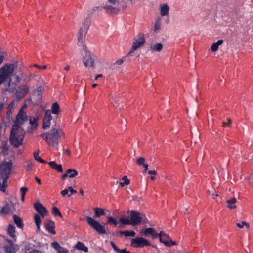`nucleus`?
Listing matches in <instances>:
<instances>
[{"label":"nucleus","instance_id":"7c9ffc66","mask_svg":"<svg viewBox=\"0 0 253 253\" xmlns=\"http://www.w3.org/2000/svg\"><path fill=\"white\" fill-rule=\"evenodd\" d=\"M49 166L57 171L62 172L63 169L62 166L60 164H57L54 161H51L49 163Z\"/></svg>","mask_w":253,"mask_h":253},{"label":"nucleus","instance_id":"603ef678","mask_svg":"<svg viewBox=\"0 0 253 253\" xmlns=\"http://www.w3.org/2000/svg\"><path fill=\"white\" fill-rule=\"evenodd\" d=\"M117 253H131L130 252L126 251V249L120 250L119 249L117 251Z\"/></svg>","mask_w":253,"mask_h":253},{"label":"nucleus","instance_id":"6e6d98bb","mask_svg":"<svg viewBox=\"0 0 253 253\" xmlns=\"http://www.w3.org/2000/svg\"><path fill=\"white\" fill-rule=\"evenodd\" d=\"M153 239L157 238L158 236V233L154 230L153 233L151 234Z\"/></svg>","mask_w":253,"mask_h":253},{"label":"nucleus","instance_id":"9d476101","mask_svg":"<svg viewBox=\"0 0 253 253\" xmlns=\"http://www.w3.org/2000/svg\"><path fill=\"white\" fill-rule=\"evenodd\" d=\"M146 42L145 37L144 34L139 33L134 38L132 45L137 50L143 47Z\"/></svg>","mask_w":253,"mask_h":253},{"label":"nucleus","instance_id":"2f4dec72","mask_svg":"<svg viewBox=\"0 0 253 253\" xmlns=\"http://www.w3.org/2000/svg\"><path fill=\"white\" fill-rule=\"evenodd\" d=\"M7 232L9 236L13 238L15 240H16V236L15 234V227L13 225L10 224L7 228Z\"/></svg>","mask_w":253,"mask_h":253},{"label":"nucleus","instance_id":"774afa93","mask_svg":"<svg viewBox=\"0 0 253 253\" xmlns=\"http://www.w3.org/2000/svg\"><path fill=\"white\" fill-rule=\"evenodd\" d=\"M7 150V147L5 145L3 147V151L4 153H5Z\"/></svg>","mask_w":253,"mask_h":253},{"label":"nucleus","instance_id":"423d86ee","mask_svg":"<svg viewBox=\"0 0 253 253\" xmlns=\"http://www.w3.org/2000/svg\"><path fill=\"white\" fill-rule=\"evenodd\" d=\"M24 138V131L21 127L13 125L11 130L10 142L15 147H18L22 143Z\"/></svg>","mask_w":253,"mask_h":253},{"label":"nucleus","instance_id":"052dcab7","mask_svg":"<svg viewBox=\"0 0 253 253\" xmlns=\"http://www.w3.org/2000/svg\"><path fill=\"white\" fill-rule=\"evenodd\" d=\"M148 173L150 175H156L157 174V172L155 170H149Z\"/></svg>","mask_w":253,"mask_h":253},{"label":"nucleus","instance_id":"39448f33","mask_svg":"<svg viewBox=\"0 0 253 253\" xmlns=\"http://www.w3.org/2000/svg\"><path fill=\"white\" fill-rule=\"evenodd\" d=\"M111 5L103 7L107 13L112 15H117L124 11L127 7L125 0H107Z\"/></svg>","mask_w":253,"mask_h":253},{"label":"nucleus","instance_id":"473e14b6","mask_svg":"<svg viewBox=\"0 0 253 253\" xmlns=\"http://www.w3.org/2000/svg\"><path fill=\"white\" fill-rule=\"evenodd\" d=\"M13 220L17 226L20 228H22L23 226L22 219L18 216L13 215Z\"/></svg>","mask_w":253,"mask_h":253},{"label":"nucleus","instance_id":"4d7b16f0","mask_svg":"<svg viewBox=\"0 0 253 253\" xmlns=\"http://www.w3.org/2000/svg\"><path fill=\"white\" fill-rule=\"evenodd\" d=\"M34 66L36 67H37L38 68L40 69H45L46 68H47V66L46 65H44L42 67H41V66H39V65H37V64H35L34 65Z\"/></svg>","mask_w":253,"mask_h":253},{"label":"nucleus","instance_id":"680f3d73","mask_svg":"<svg viewBox=\"0 0 253 253\" xmlns=\"http://www.w3.org/2000/svg\"><path fill=\"white\" fill-rule=\"evenodd\" d=\"M144 168V171L146 172L148 169V165L147 164H145L143 166Z\"/></svg>","mask_w":253,"mask_h":253},{"label":"nucleus","instance_id":"a878e982","mask_svg":"<svg viewBox=\"0 0 253 253\" xmlns=\"http://www.w3.org/2000/svg\"><path fill=\"white\" fill-rule=\"evenodd\" d=\"M237 202V199L235 197H232L231 199H229L226 201L227 203V207L229 209H236L237 206L236 205V203Z\"/></svg>","mask_w":253,"mask_h":253},{"label":"nucleus","instance_id":"6e6552de","mask_svg":"<svg viewBox=\"0 0 253 253\" xmlns=\"http://www.w3.org/2000/svg\"><path fill=\"white\" fill-rule=\"evenodd\" d=\"M90 22L88 20H84L80 27L78 33V42L79 43L83 44L85 39L86 35L88 30Z\"/></svg>","mask_w":253,"mask_h":253},{"label":"nucleus","instance_id":"f03ea898","mask_svg":"<svg viewBox=\"0 0 253 253\" xmlns=\"http://www.w3.org/2000/svg\"><path fill=\"white\" fill-rule=\"evenodd\" d=\"M41 136L43 138L47 145L53 148H57L59 145V139L65 136L63 129L59 127H52L50 131Z\"/></svg>","mask_w":253,"mask_h":253},{"label":"nucleus","instance_id":"58836bf2","mask_svg":"<svg viewBox=\"0 0 253 253\" xmlns=\"http://www.w3.org/2000/svg\"><path fill=\"white\" fill-rule=\"evenodd\" d=\"M121 233L123 234V235H124L126 237H127V236L134 237L135 235V232L133 231L126 230V231H122L121 232Z\"/></svg>","mask_w":253,"mask_h":253},{"label":"nucleus","instance_id":"7ed1b4c3","mask_svg":"<svg viewBox=\"0 0 253 253\" xmlns=\"http://www.w3.org/2000/svg\"><path fill=\"white\" fill-rule=\"evenodd\" d=\"M147 219L145 214L141 213L135 210H131L129 212V218L123 216L119 219V222L123 225H130L137 226L142 222H146Z\"/></svg>","mask_w":253,"mask_h":253},{"label":"nucleus","instance_id":"4be33fe9","mask_svg":"<svg viewBox=\"0 0 253 253\" xmlns=\"http://www.w3.org/2000/svg\"><path fill=\"white\" fill-rule=\"evenodd\" d=\"M52 247L58 253H68L67 249L60 246V245L56 242H54L52 243Z\"/></svg>","mask_w":253,"mask_h":253},{"label":"nucleus","instance_id":"864d4df0","mask_svg":"<svg viewBox=\"0 0 253 253\" xmlns=\"http://www.w3.org/2000/svg\"><path fill=\"white\" fill-rule=\"evenodd\" d=\"M132 199L134 201H138V202H140L141 200V198L139 197L137 195H133L132 196Z\"/></svg>","mask_w":253,"mask_h":253},{"label":"nucleus","instance_id":"de8ad7c7","mask_svg":"<svg viewBox=\"0 0 253 253\" xmlns=\"http://www.w3.org/2000/svg\"><path fill=\"white\" fill-rule=\"evenodd\" d=\"M125 57H124L123 58H120L116 61V62L114 63V65H122L123 62H124V59Z\"/></svg>","mask_w":253,"mask_h":253},{"label":"nucleus","instance_id":"ddd939ff","mask_svg":"<svg viewBox=\"0 0 253 253\" xmlns=\"http://www.w3.org/2000/svg\"><path fill=\"white\" fill-rule=\"evenodd\" d=\"M150 245V242L143 237H137L131 240V245L135 248L142 247Z\"/></svg>","mask_w":253,"mask_h":253},{"label":"nucleus","instance_id":"5701e85b","mask_svg":"<svg viewBox=\"0 0 253 253\" xmlns=\"http://www.w3.org/2000/svg\"><path fill=\"white\" fill-rule=\"evenodd\" d=\"M77 193V191L74 190L72 187L69 186L67 188L61 191V194L65 197H70L71 194Z\"/></svg>","mask_w":253,"mask_h":253},{"label":"nucleus","instance_id":"f704fd0d","mask_svg":"<svg viewBox=\"0 0 253 253\" xmlns=\"http://www.w3.org/2000/svg\"><path fill=\"white\" fill-rule=\"evenodd\" d=\"M154 229L152 228H147L145 230L140 231V233L145 236H147L149 235H151L153 233Z\"/></svg>","mask_w":253,"mask_h":253},{"label":"nucleus","instance_id":"c9c22d12","mask_svg":"<svg viewBox=\"0 0 253 253\" xmlns=\"http://www.w3.org/2000/svg\"><path fill=\"white\" fill-rule=\"evenodd\" d=\"M67 173L69 178H72L75 177L78 174V171L75 169H69L67 170Z\"/></svg>","mask_w":253,"mask_h":253},{"label":"nucleus","instance_id":"a19ab883","mask_svg":"<svg viewBox=\"0 0 253 253\" xmlns=\"http://www.w3.org/2000/svg\"><path fill=\"white\" fill-rule=\"evenodd\" d=\"M108 219V223L109 224H112L114 226H117L118 222L112 216H108L107 217Z\"/></svg>","mask_w":253,"mask_h":253},{"label":"nucleus","instance_id":"20e7f679","mask_svg":"<svg viewBox=\"0 0 253 253\" xmlns=\"http://www.w3.org/2000/svg\"><path fill=\"white\" fill-rule=\"evenodd\" d=\"M14 173L11 162H3L0 164V190L5 192L7 186V180L10 175Z\"/></svg>","mask_w":253,"mask_h":253},{"label":"nucleus","instance_id":"bf43d9fd","mask_svg":"<svg viewBox=\"0 0 253 253\" xmlns=\"http://www.w3.org/2000/svg\"><path fill=\"white\" fill-rule=\"evenodd\" d=\"M68 176H69V175L67 173V170L66 171V172L62 175V179L63 180H64Z\"/></svg>","mask_w":253,"mask_h":253},{"label":"nucleus","instance_id":"9b49d317","mask_svg":"<svg viewBox=\"0 0 253 253\" xmlns=\"http://www.w3.org/2000/svg\"><path fill=\"white\" fill-rule=\"evenodd\" d=\"M27 120L28 117L25 111L19 110L16 116L14 125H16L18 127H21V126L26 122Z\"/></svg>","mask_w":253,"mask_h":253},{"label":"nucleus","instance_id":"cd10ccee","mask_svg":"<svg viewBox=\"0 0 253 253\" xmlns=\"http://www.w3.org/2000/svg\"><path fill=\"white\" fill-rule=\"evenodd\" d=\"M42 217L41 216L38 214H36L34 215V221L37 227V231L38 232L40 231V226L42 223Z\"/></svg>","mask_w":253,"mask_h":253},{"label":"nucleus","instance_id":"72a5a7b5","mask_svg":"<svg viewBox=\"0 0 253 253\" xmlns=\"http://www.w3.org/2000/svg\"><path fill=\"white\" fill-rule=\"evenodd\" d=\"M76 247L77 249L83 251L85 252L88 251V248L86 247L84 244L81 242H78L76 245Z\"/></svg>","mask_w":253,"mask_h":253},{"label":"nucleus","instance_id":"09e8293b","mask_svg":"<svg viewBox=\"0 0 253 253\" xmlns=\"http://www.w3.org/2000/svg\"><path fill=\"white\" fill-rule=\"evenodd\" d=\"M15 105V102H12L8 106V108L10 112H12V110L13 109L14 106Z\"/></svg>","mask_w":253,"mask_h":253},{"label":"nucleus","instance_id":"4468645a","mask_svg":"<svg viewBox=\"0 0 253 253\" xmlns=\"http://www.w3.org/2000/svg\"><path fill=\"white\" fill-rule=\"evenodd\" d=\"M34 208L42 218H44L47 214L48 211L46 208L40 202H38L34 204Z\"/></svg>","mask_w":253,"mask_h":253},{"label":"nucleus","instance_id":"412c9836","mask_svg":"<svg viewBox=\"0 0 253 253\" xmlns=\"http://www.w3.org/2000/svg\"><path fill=\"white\" fill-rule=\"evenodd\" d=\"M9 244L5 246V251L7 253H15L19 249L18 246L9 241Z\"/></svg>","mask_w":253,"mask_h":253},{"label":"nucleus","instance_id":"dca6fc26","mask_svg":"<svg viewBox=\"0 0 253 253\" xmlns=\"http://www.w3.org/2000/svg\"><path fill=\"white\" fill-rule=\"evenodd\" d=\"M159 13L161 17H168L170 11V6L167 3H162L159 5Z\"/></svg>","mask_w":253,"mask_h":253},{"label":"nucleus","instance_id":"6ab92c4d","mask_svg":"<svg viewBox=\"0 0 253 253\" xmlns=\"http://www.w3.org/2000/svg\"><path fill=\"white\" fill-rule=\"evenodd\" d=\"M160 241L163 243L165 246L170 247L172 245H176L177 244L175 242L173 241L169 236L167 234V236L161 237Z\"/></svg>","mask_w":253,"mask_h":253},{"label":"nucleus","instance_id":"aec40b11","mask_svg":"<svg viewBox=\"0 0 253 253\" xmlns=\"http://www.w3.org/2000/svg\"><path fill=\"white\" fill-rule=\"evenodd\" d=\"M30 90V86L27 84L24 85L19 91H17L15 93L16 97L19 99L23 98L26 94H27Z\"/></svg>","mask_w":253,"mask_h":253},{"label":"nucleus","instance_id":"c85d7f7f","mask_svg":"<svg viewBox=\"0 0 253 253\" xmlns=\"http://www.w3.org/2000/svg\"><path fill=\"white\" fill-rule=\"evenodd\" d=\"M223 43V40H219L216 42L213 43L211 47V49L212 52H216L218 50L219 46L221 45Z\"/></svg>","mask_w":253,"mask_h":253},{"label":"nucleus","instance_id":"8fccbe9b","mask_svg":"<svg viewBox=\"0 0 253 253\" xmlns=\"http://www.w3.org/2000/svg\"><path fill=\"white\" fill-rule=\"evenodd\" d=\"M33 166V163L31 161H28L26 162V167L27 168H30Z\"/></svg>","mask_w":253,"mask_h":253},{"label":"nucleus","instance_id":"37998d69","mask_svg":"<svg viewBox=\"0 0 253 253\" xmlns=\"http://www.w3.org/2000/svg\"><path fill=\"white\" fill-rule=\"evenodd\" d=\"M20 190L21 191V201L24 202L25 195L28 190V188L25 187H22L21 188Z\"/></svg>","mask_w":253,"mask_h":253},{"label":"nucleus","instance_id":"1a4fd4ad","mask_svg":"<svg viewBox=\"0 0 253 253\" xmlns=\"http://www.w3.org/2000/svg\"><path fill=\"white\" fill-rule=\"evenodd\" d=\"M85 219L87 223L98 233L100 234L106 233L104 227L93 218L90 216H86Z\"/></svg>","mask_w":253,"mask_h":253},{"label":"nucleus","instance_id":"5fc2aeb1","mask_svg":"<svg viewBox=\"0 0 253 253\" xmlns=\"http://www.w3.org/2000/svg\"><path fill=\"white\" fill-rule=\"evenodd\" d=\"M158 236L160 237V239H161V237H164L167 236V234L161 231L159 233H158Z\"/></svg>","mask_w":253,"mask_h":253},{"label":"nucleus","instance_id":"f8f14e48","mask_svg":"<svg viewBox=\"0 0 253 253\" xmlns=\"http://www.w3.org/2000/svg\"><path fill=\"white\" fill-rule=\"evenodd\" d=\"M164 48V44L162 42H152L149 43L148 49L152 53L161 52Z\"/></svg>","mask_w":253,"mask_h":253},{"label":"nucleus","instance_id":"13d9d810","mask_svg":"<svg viewBox=\"0 0 253 253\" xmlns=\"http://www.w3.org/2000/svg\"><path fill=\"white\" fill-rule=\"evenodd\" d=\"M111 245L112 247V248L117 252L118 250V248L117 247V246L115 245V244L113 242H111Z\"/></svg>","mask_w":253,"mask_h":253},{"label":"nucleus","instance_id":"e433bc0d","mask_svg":"<svg viewBox=\"0 0 253 253\" xmlns=\"http://www.w3.org/2000/svg\"><path fill=\"white\" fill-rule=\"evenodd\" d=\"M122 180L123 182L120 183V185L123 187L125 185H128L130 184V180L128 179L126 176H123Z\"/></svg>","mask_w":253,"mask_h":253},{"label":"nucleus","instance_id":"2eb2a0df","mask_svg":"<svg viewBox=\"0 0 253 253\" xmlns=\"http://www.w3.org/2000/svg\"><path fill=\"white\" fill-rule=\"evenodd\" d=\"M38 119V117H30L29 118L30 126L27 130V133L31 134L37 129Z\"/></svg>","mask_w":253,"mask_h":253},{"label":"nucleus","instance_id":"f3484780","mask_svg":"<svg viewBox=\"0 0 253 253\" xmlns=\"http://www.w3.org/2000/svg\"><path fill=\"white\" fill-rule=\"evenodd\" d=\"M52 119V117L51 114L50 110H47L45 111L43 120V128L44 129H46L50 127Z\"/></svg>","mask_w":253,"mask_h":253},{"label":"nucleus","instance_id":"4c0bfd02","mask_svg":"<svg viewBox=\"0 0 253 253\" xmlns=\"http://www.w3.org/2000/svg\"><path fill=\"white\" fill-rule=\"evenodd\" d=\"M39 153H40V150H38L36 152H35L34 153V157L36 160L37 161L42 163H46V162L42 159L40 156H39Z\"/></svg>","mask_w":253,"mask_h":253},{"label":"nucleus","instance_id":"a211bd4d","mask_svg":"<svg viewBox=\"0 0 253 253\" xmlns=\"http://www.w3.org/2000/svg\"><path fill=\"white\" fill-rule=\"evenodd\" d=\"M14 206V203L12 201L7 203L1 209V213L6 214L11 212H13L15 211Z\"/></svg>","mask_w":253,"mask_h":253},{"label":"nucleus","instance_id":"ea45409f","mask_svg":"<svg viewBox=\"0 0 253 253\" xmlns=\"http://www.w3.org/2000/svg\"><path fill=\"white\" fill-rule=\"evenodd\" d=\"M6 56H7V54L5 51H1L0 52V66L4 62Z\"/></svg>","mask_w":253,"mask_h":253},{"label":"nucleus","instance_id":"49530a36","mask_svg":"<svg viewBox=\"0 0 253 253\" xmlns=\"http://www.w3.org/2000/svg\"><path fill=\"white\" fill-rule=\"evenodd\" d=\"M237 226L240 228H242L244 226L247 228H249L250 227L249 224L246 221H242L241 223H238Z\"/></svg>","mask_w":253,"mask_h":253},{"label":"nucleus","instance_id":"c756f323","mask_svg":"<svg viewBox=\"0 0 253 253\" xmlns=\"http://www.w3.org/2000/svg\"><path fill=\"white\" fill-rule=\"evenodd\" d=\"M51 113H53V114L58 115L60 112L61 110L58 104L56 102H54L52 104L51 107V110L50 111Z\"/></svg>","mask_w":253,"mask_h":253},{"label":"nucleus","instance_id":"3c124183","mask_svg":"<svg viewBox=\"0 0 253 253\" xmlns=\"http://www.w3.org/2000/svg\"><path fill=\"white\" fill-rule=\"evenodd\" d=\"M231 123V120L230 118H227V122H223V126H229Z\"/></svg>","mask_w":253,"mask_h":253},{"label":"nucleus","instance_id":"b1692460","mask_svg":"<svg viewBox=\"0 0 253 253\" xmlns=\"http://www.w3.org/2000/svg\"><path fill=\"white\" fill-rule=\"evenodd\" d=\"M45 228L49 232L52 234H55V231L54 230V223L50 220L47 221L45 223Z\"/></svg>","mask_w":253,"mask_h":253},{"label":"nucleus","instance_id":"bb28decb","mask_svg":"<svg viewBox=\"0 0 253 253\" xmlns=\"http://www.w3.org/2000/svg\"><path fill=\"white\" fill-rule=\"evenodd\" d=\"M93 210L94 211V218H99L100 216L105 214V210L103 208L95 207Z\"/></svg>","mask_w":253,"mask_h":253},{"label":"nucleus","instance_id":"69168bd1","mask_svg":"<svg viewBox=\"0 0 253 253\" xmlns=\"http://www.w3.org/2000/svg\"><path fill=\"white\" fill-rule=\"evenodd\" d=\"M102 76H103V75H102V74H100L97 75V76H95V79H95V80H97L99 77H102Z\"/></svg>","mask_w":253,"mask_h":253},{"label":"nucleus","instance_id":"f257e3e1","mask_svg":"<svg viewBox=\"0 0 253 253\" xmlns=\"http://www.w3.org/2000/svg\"><path fill=\"white\" fill-rule=\"evenodd\" d=\"M17 66V62H13L5 63L0 67V86L8 82L7 90L8 91H13L14 89L11 80L15 75Z\"/></svg>","mask_w":253,"mask_h":253},{"label":"nucleus","instance_id":"393cba45","mask_svg":"<svg viewBox=\"0 0 253 253\" xmlns=\"http://www.w3.org/2000/svg\"><path fill=\"white\" fill-rule=\"evenodd\" d=\"M162 28V21L161 18H158L154 23L153 31L154 33H158Z\"/></svg>","mask_w":253,"mask_h":253},{"label":"nucleus","instance_id":"a18cd8bd","mask_svg":"<svg viewBox=\"0 0 253 253\" xmlns=\"http://www.w3.org/2000/svg\"><path fill=\"white\" fill-rule=\"evenodd\" d=\"M137 50L132 45V47L127 54L126 55V57H131L133 55V53L135 51Z\"/></svg>","mask_w":253,"mask_h":253},{"label":"nucleus","instance_id":"0eeeda50","mask_svg":"<svg viewBox=\"0 0 253 253\" xmlns=\"http://www.w3.org/2000/svg\"><path fill=\"white\" fill-rule=\"evenodd\" d=\"M84 65L87 69H93L96 66L95 56L85 45L83 46V52L82 54Z\"/></svg>","mask_w":253,"mask_h":253},{"label":"nucleus","instance_id":"c03bdc74","mask_svg":"<svg viewBox=\"0 0 253 253\" xmlns=\"http://www.w3.org/2000/svg\"><path fill=\"white\" fill-rule=\"evenodd\" d=\"M146 160L143 157H139L136 160L137 163L139 165H144L145 163Z\"/></svg>","mask_w":253,"mask_h":253},{"label":"nucleus","instance_id":"e2e57ef3","mask_svg":"<svg viewBox=\"0 0 253 253\" xmlns=\"http://www.w3.org/2000/svg\"><path fill=\"white\" fill-rule=\"evenodd\" d=\"M29 253H42L40 251L34 250L31 251Z\"/></svg>","mask_w":253,"mask_h":253},{"label":"nucleus","instance_id":"79ce46f5","mask_svg":"<svg viewBox=\"0 0 253 253\" xmlns=\"http://www.w3.org/2000/svg\"><path fill=\"white\" fill-rule=\"evenodd\" d=\"M52 213L54 216L58 215L62 217L61 213H60L59 209L56 207H53L52 208Z\"/></svg>","mask_w":253,"mask_h":253},{"label":"nucleus","instance_id":"0e129e2a","mask_svg":"<svg viewBox=\"0 0 253 253\" xmlns=\"http://www.w3.org/2000/svg\"><path fill=\"white\" fill-rule=\"evenodd\" d=\"M125 0L126 2L127 1V2L130 3L131 4H133L135 2V0Z\"/></svg>","mask_w":253,"mask_h":253},{"label":"nucleus","instance_id":"338daca9","mask_svg":"<svg viewBox=\"0 0 253 253\" xmlns=\"http://www.w3.org/2000/svg\"><path fill=\"white\" fill-rule=\"evenodd\" d=\"M27 108V105L26 104L24 105L21 108L20 110H23L24 111Z\"/></svg>","mask_w":253,"mask_h":253}]
</instances>
